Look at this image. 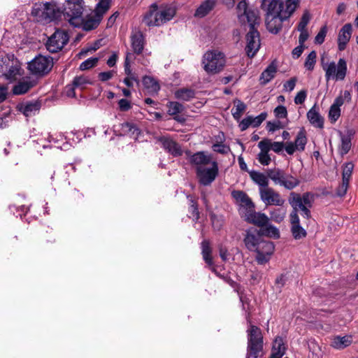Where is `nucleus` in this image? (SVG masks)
Here are the masks:
<instances>
[{
	"label": "nucleus",
	"mask_w": 358,
	"mask_h": 358,
	"mask_svg": "<svg viewBox=\"0 0 358 358\" xmlns=\"http://www.w3.org/2000/svg\"><path fill=\"white\" fill-rule=\"evenodd\" d=\"M84 1L66 0L64 6V17L73 27L88 31L95 29L102 18L96 14L83 17Z\"/></svg>",
	"instance_id": "1"
},
{
	"label": "nucleus",
	"mask_w": 358,
	"mask_h": 358,
	"mask_svg": "<svg viewBox=\"0 0 358 358\" xmlns=\"http://www.w3.org/2000/svg\"><path fill=\"white\" fill-rule=\"evenodd\" d=\"M64 9L61 10L55 2L35 3L32 7L31 15L38 22L50 23L61 19Z\"/></svg>",
	"instance_id": "2"
},
{
	"label": "nucleus",
	"mask_w": 358,
	"mask_h": 358,
	"mask_svg": "<svg viewBox=\"0 0 358 358\" xmlns=\"http://www.w3.org/2000/svg\"><path fill=\"white\" fill-rule=\"evenodd\" d=\"M202 65L208 74H217L221 72L226 64L225 55L218 50H208L203 55Z\"/></svg>",
	"instance_id": "3"
},
{
	"label": "nucleus",
	"mask_w": 358,
	"mask_h": 358,
	"mask_svg": "<svg viewBox=\"0 0 358 358\" xmlns=\"http://www.w3.org/2000/svg\"><path fill=\"white\" fill-rule=\"evenodd\" d=\"M22 71L19 60L13 54L0 56V73L7 80L13 82L21 76Z\"/></svg>",
	"instance_id": "4"
},
{
	"label": "nucleus",
	"mask_w": 358,
	"mask_h": 358,
	"mask_svg": "<svg viewBox=\"0 0 358 358\" xmlns=\"http://www.w3.org/2000/svg\"><path fill=\"white\" fill-rule=\"evenodd\" d=\"M247 358H258L262 354L263 337L259 328L250 325L248 329Z\"/></svg>",
	"instance_id": "5"
},
{
	"label": "nucleus",
	"mask_w": 358,
	"mask_h": 358,
	"mask_svg": "<svg viewBox=\"0 0 358 358\" xmlns=\"http://www.w3.org/2000/svg\"><path fill=\"white\" fill-rule=\"evenodd\" d=\"M266 173L269 179H271L275 185H280L289 190L294 189L300 183L297 178L286 173L279 168L269 169L267 170Z\"/></svg>",
	"instance_id": "6"
},
{
	"label": "nucleus",
	"mask_w": 358,
	"mask_h": 358,
	"mask_svg": "<svg viewBox=\"0 0 358 358\" xmlns=\"http://www.w3.org/2000/svg\"><path fill=\"white\" fill-rule=\"evenodd\" d=\"M54 66L53 58L50 56L38 55L28 64V69L38 77L48 75Z\"/></svg>",
	"instance_id": "7"
},
{
	"label": "nucleus",
	"mask_w": 358,
	"mask_h": 358,
	"mask_svg": "<svg viewBox=\"0 0 358 358\" xmlns=\"http://www.w3.org/2000/svg\"><path fill=\"white\" fill-rule=\"evenodd\" d=\"M322 69L325 72L327 81L330 80H343L348 71L347 62L343 58H340L337 64L334 62L322 64Z\"/></svg>",
	"instance_id": "8"
},
{
	"label": "nucleus",
	"mask_w": 358,
	"mask_h": 358,
	"mask_svg": "<svg viewBox=\"0 0 358 358\" xmlns=\"http://www.w3.org/2000/svg\"><path fill=\"white\" fill-rule=\"evenodd\" d=\"M219 173L218 164L213 161L208 166L196 169V175L199 184L203 186L210 185Z\"/></svg>",
	"instance_id": "9"
},
{
	"label": "nucleus",
	"mask_w": 358,
	"mask_h": 358,
	"mask_svg": "<svg viewBox=\"0 0 358 358\" xmlns=\"http://www.w3.org/2000/svg\"><path fill=\"white\" fill-rule=\"evenodd\" d=\"M237 10L239 22L244 25L248 24L250 30L256 29L255 26L259 24L257 10L248 9L245 1L238 3Z\"/></svg>",
	"instance_id": "10"
},
{
	"label": "nucleus",
	"mask_w": 358,
	"mask_h": 358,
	"mask_svg": "<svg viewBox=\"0 0 358 358\" xmlns=\"http://www.w3.org/2000/svg\"><path fill=\"white\" fill-rule=\"evenodd\" d=\"M69 40L68 33L64 30L57 29L48 38L45 43V48L48 52L56 53L62 50L69 42Z\"/></svg>",
	"instance_id": "11"
},
{
	"label": "nucleus",
	"mask_w": 358,
	"mask_h": 358,
	"mask_svg": "<svg viewBox=\"0 0 358 358\" xmlns=\"http://www.w3.org/2000/svg\"><path fill=\"white\" fill-rule=\"evenodd\" d=\"M275 245L273 242L264 240L254 252L256 253L255 259L259 264H265L268 262L274 252Z\"/></svg>",
	"instance_id": "12"
},
{
	"label": "nucleus",
	"mask_w": 358,
	"mask_h": 358,
	"mask_svg": "<svg viewBox=\"0 0 358 358\" xmlns=\"http://www.w3.org/2000/svg\"><path fill=\"white\" fill-rule=\"evenodd\" d=\"M246 46L245 52L247 55L252 58L259 51L261 46L259 33L257 29L250 30L245 36Z\"/></svg>",
	"instance_id": "13"
},
{
	"label": "nucleus",
	"mask_w": 358,
	"mask_h": 358,
	"mask_svg": "<svg viewBox=\"0 0 358 358\" xmlns=\"http://www.w3.org/2000/svg\"><path fill=\"white\" fill-rule=\"evenodd\" d=\"M308 138L306 136V132L303 128H302L296 134L294 142L287 143L285 147L286 152L292 155L295 152H303L305 150L306 145L307 144Z\"/></svg>",
	"instance_id": "14"
},
{
	"label": "nucleus",
	"mask_w": 358,
	"mask_h": 358,
	"mask_svg": "<svg viewBox=\"0 0 358 358\" xmlns=\"http://www.w3.org/2000/svg\"><path fill=\"white\" fill-rule=\"evenodd\" d=\"M259 195L262 201L266 206L275 205L281 206L285 203V200L281 197L280 194L269 187L259 189Z\"/></svg>",
	"instance_id": "15"
},
{
	"label": "nucleus",
	"mask_w": 358,
	"mask_h": 358,
	"mask_svg": "<svg viewBox=\"0 0 358 358\" xmlns=\"http://www.w3.org/2000/svg\"><path fill=\"white\" fill-rule=\"evenodd\" d=\"M244 217L248 222L261 227V229L269 222V217L265 213L256 212L255 208L244 212Z\"/></svg>",
	"instance_id": "16"
},
{
	"label": "nucleus",
	"mask_w": 358,
	"mask_h": 358,
	"mask_svg": "<svg viewBox=\"0 0 358 358\" xmlns=\"http://www.w3.org/2000/svg\"><path fill=\"white\" fill-rule=\"evenodd\" d=\"M231 196L240 206V209L243 214L244 212L249 211L251 208H255L254 203L243 191L234 190L231 192Z\"/></svg>",
	"instance_id": "17"
},
{
	"label": "nucleus",
	"mask_w": 358,
	"mask_h": 358,
	"mask_svg": "<svg viewBox=\"0 0 358 358\" xmlns=\"http://www.w3.org/2000/svg\"><path fill=\"white\" fill-rule=\"evenodd\" d=\"M264 240L259 231L248 230L246 231L243 238V243L249 251L254 252Z\"/></svg>",
	"instance_id": "18"
},
{
	"label": "nucleus",
	"mask_w": 358,
	"mask_h": 358,
	"mask_svg": "<svg viewBox=\"0 0 358 358\" xmlns=\"http://www.w3.org/2000/svg\"><path fill=\"white\" fill-rule=\"evenodd\" d=\"M262 4L266 6V16H281L284 18L282 14L284 7L282 0H263Z\"/></svg>",
	"instance_id": "19"
},
{
	"label": "nucleus",
	"mask_w": 358,
	"mask_h": 358,
	"mask_svg": "<svg viewBox=\"0 0 358 358\" xmlns=\"http://www.w3.org/2000/svg\"><path fill=\"white\" fill-rule=\"evenodd\" d=\"M352 27L350 24H345L340 30L338 36V48L344 50L352 36Z\"/></svg>",
	"instance_id": "20"
},
{
	"label": "nucleus",
	"mask_w": 358,
	"mask_h": 358,
	"mask_svg": "<svg viewBox=\"0 0 358 358\" xmlns=\"http://www.w3.org/2000/svg\"><path fill=\"white\" fill-rule=\"evenodd\" d=\"M189 162L196 169L208 166L213 160L210 155H207L205 152L201 151L192 155L189 157Z\"/></svg>",
	"instance_id": "21"
},
{
	"label": "nucleus",
	"mask_w": 358,
	"mask_h": 358,
	"mask_svg": "<svg viewBox=\"0 0 358 358\" xmlns=\"http://www.w3.org/2000/svg\"><path fill=\"white\" fill-rule=\"evenodd\" d=\"M36 84L35 80L30 77H26L19 81L13 88V93L15 95H20L27 93Z\"/></svg>",
	"instance_id": "22"
},
{
	"label": "nucleus",
	"mask_w": 358,
	"mask_h": 358,
	"mask_svg": "<svg viewBox=\"0 0 358 358\" xmlns=\"http://www.w3.org/2000/svg\"><path fill=\"white\" fill-rule=\"evenodd\" d=\"M159 141H161L163 148L173 156L178 157L182 155V150L181 149V147L176 141L165 136L161 137Z\"/></svg>",
	"instance_id": "23"
},
{
	"label": "nucleus",
	"mask_w": 358,
	"mask_h": 358,
	"mask_svg": "<svg viewBox=\"0 0 358 358\" xmlns=\"http://www.w3.org/2000/svg\"><path fill=\"white\" fill-rule=\"evenodd\" d=\"M307 118L310 123L316 128L324 127V118L319 112V108L315 104L307 113Z\"/></svg>",
	"instance_id": "24"
},
{
	"label": "nucleus",
	"mask_w": 358,
	"mask_h": 358,
	"mask_svg": "<svg viewBox=\"0 0 358 358\" xmlns=\"http://www.w3.org/2000/svg\"><path fill=\"white\" fill-rule=\"evenodd\" d=\"M157 13L158 19L157 24L161 26L163 24L171 20L176 15V10L171 6H164L159 8H157Z\"/></svg>",
	"instance_id": "25"
},
{
	"label": "nucleus",
	"mask_w": 358,
	"mask_h": 358,
	"mask_svg": "<svg viewBox=\"0 0 358 358\" xmlns=\"http://www.w3.org/2000/svg\"><path fill=\"white\" fill-rule=\"evenodd\" d=\"M287 19H284L281 16H266V25L268 31L273 34H277L282 29V22Z\"/></svg>",
	"instance_id": "26"
},
{
	"label": "nucleus",
	"mask_w": 358,
	"mask_h": 358,
	"mask_svg": "<svg viewBox=\"0 0 358 358\" xmlns=\"http://www.w3.org/2000/svg\"><path fill=\"white\" fill-rule=\"evenodd\" d=\"M355 134L354 129H348L345 134H340L341 144L340 145V153L341 155H346L352 146L351 141Z\"/></svg>",
	"instance_id": "27"
},
{
	"label": "nucleus",
	"mask_w": 358,
	"mask_h": 358,
	"mask_svg": "<svg viewBox=\"0 0 358 358\" xmlns=\"http://www.w3.org/2000/svg\"><path fill=\"white\" fill-rule=\"evenodd\" d=\"M353 169L354 164L352 162H348L345 164L343 170V182L341 189H339L338 192L339 196H343L346 193Z\"/></svg>",
	"instance_id": "28"
},
{
	"label": "nucleus",
	"mask_w": 358,
	"mask_h": 358,
	"mask_svg": "<svg viewBox=\"0 0 358 358\" xmlns=\"http://www.w3.org/2000/svg\"><path fill=\"white\" fill-rule=\"evenodd\" d=\"M277 71L278 66L275 62H272L260 75V84L265 85L269 83L275 77Z\"/></svg>",
	"instance_id": "29"
},
{
	"label": "nucleus",
	"mask_w": 358,
	"mask_h": 358,
	"mask_svg": "<svg viewBox=\"0 0 358 358\" xmlns=\"http://www.w3.org/2000/svg\"><path fill=\"white\" fill-rule=\"evenodd\" d=\"M41 245L44 249H49L56 242L54 233L52 229L43 231L39 234Z\"/></svg>",
	"instance_id": "30"
},
{
	"label": "nucleus",
	"mask_w": 358,
	"mask_h": 358,
	"mask_svg": "<svg viewBox=\"0 0 358 358\" xmlns=\"http://www.w3.org/2000/svg\"><path fill=\"white\" fill-rule=\"evenodd\" d=\"M41 104L39 101H29L27 102L24 104H22L19 110L21 111L25 116L29 117L35 115L37 112L39 111L41 108Z\"/></svg>",
	"instance_id": "31"
},
{
	"label": "nucleus",
	"mask_w": 358,
	"mask_h": 358,
	"mask_svg": "<svg viewBox=\"0 0 358 358\" xmlns=\"http://www.w3.org/2000/svg\"><path fill=\"white\" fill-rule=\"evenodd\" d=\"M131 46L135 53H141L144 47V37L139 31H133L131 36Z\"/></svg>",
	"instance_id": "32"
},
{
	"label": "nucleus",
	"mask_w": 358,
	"mask_h": 358,
	"mask_svg": "<svg viewBox=\"0 0 358 358\" xmlns=\"http://www.w3.org/2000/svg\"><path fill=\"white\" fill-rule=\"evenodd\" d=\"M352 342V338L350 335L344 336H336L332 338L331 346L335 349L341 350L349 346Z\"/></svg>",
	"instance_id": "33"
},
{
	"label": "nucleus",
	"mask_w": 358,
	"mask_h": 358,
	"mask_svg": "<svg viewBox=\"0 0 358 358\" xmlns=\"http://www.w3.org/2000/svg\"><path fill=\"white\" fill-rule=\"evenodd\" d=\"M252 181L259 186V190L268 187V176L263 173L252 171L250 173Z\"/></svg>",
	"instance_id": "34"
},
{
	"label": "nucleus",
	"mask_w": 358,
	"mask_h": 358,
	"mask_svg": "<svg viewBox=\"0 0 358 358\" xmlns=\"http://www.w3.org/2000/svg\"><path fill=\"white\" fill-rule=\"evenodd\" d=\"M286 348L281 337H277L273 343L272 353L270 358H282L285 355Z\"/></svg>",
	"instance_id": "35"
},
{
	"label": "nucleus",
	"mask_w": 358,
	"mask_h": 358,
	"mask_svg": "<svg viewBox=\"0 0 358 358\" xmlns=\"http://www.w3.org/2000/svg\"><path fill=\"white\" fill-rule=\"evenodd\" d=\"M211 248L208 241L204 240L201 242V252L203 260L208 265L212 271L215 272V268L213 265L211 257Z\"/></svg>",
	"instance_id": "36"
},
{
	"label": "nucleus",
	"mask_w": 358,
	"mask_h": 358,
	"mask_svg": "<svg viewBox=\"0 0 358 358\" xmlns=\"http://www.w3.org/2000/svg\"><path fill=\"white\" fill-rule=\"evenodd\" d=\"M283 7L284 19H289L299 6L300 0H285Z\"/></svg>",
	"instance_id": "37"
},
{
	"label": "nucleus",
	"mask_w": 358,
	"mask_h": 358,
	"mask_svg": "<svg viewBox=\"0 0 358 358\" xmlns=\"http://www.w3.org/2000/svg\"><path fill=\"white\" fill-rule=\"evenodd\" d=\"M215 6V0H206L202 2L195 11L194 16L203 17L208 15Z\"/></svg>",
	"instance_id": "38"
},
{
	"label": "nucleus",
	"mask_w": 358,
	"mask_h": 358,
	"mask_svg": "<svg viewBox=\"0 0 358 358\" xmlns=\"http://www.w3.org/2000/svg\"><path fill=\"white\" fill-rule=\"evenodd\" d=\"M257 146L259 148L260 152L257 155V159L263 166L269 165L271 162V158L268 153L269 151L268 150V148H266L261 141L258 143Z\"/></svg>",
	"instance_id": "39"
},
{
	"label": "nucleus",
	"mask_w": 358,
	"mask_h": 358,
	"mask_svg": "<svg viewBox=\"0 0 358 358\" xmlns=\"http://www.w3.org/2000/svg\"><path fill=\"white\" fill-rule=\"evenodd\" d=\"M195 96V91L190 88H180L174 92V96L176 99L183 101H189Z\"/></svg>",
	"instance_id": "40"
},
{
	"label": "nucleus",
	"mask_w": 358,
	"mask_h": 358,
	"mask_svg": "<svg viewBox=\"0 0 358 358\" xmlns=\"http://www.w3.org/2000/svg\"><path fill=\"white\" fill-rule=\"evenodd\" d=\"M262 143L268 148V150H273L275 153H280L285 148V145L283 142L273 141L268 138H264L261 141Z\"/></svg>",
	"instance_id": "41"
},
{
	"label": "nucleus",
	"mask_w": 358,
	"mask_h": 358,
	"mask_svg": "<svg viewBox=\"0 0 358 358\" xmlns=\"http://www.w3.org/2000/svg\"><path fill=\"white\" fill-rule=\"evenodd\" d=\"M286 214L287 210L284 208L271 209L269 211V220H271L276 223H280L284 220L285 217H286Z\"/></svg>",
	"instance_id": "42"
},
{
	"label": "nucleus",
	"mask_w": 358,
	"mask_h": 358,
	"mask_svg": "<svg viewBox=\"0 0 358 358\" xmlns=\"http://www.w3.org/2000/svg\"><path fill=\"white\" fill-rule=\"evenodd\" d=\"M139 134L138 129L133 124L125 122L122 124L120 135H128L133 138H136Z\"/></svg>",
	"instance_id": "43"
},
{
	"label": "nucleus",
	"mask_w": 358,
	"mask_h": 358,
	"mask_svg": "<svg viewBox=\"0 0 358 358\" xmlns=\"http://www.w3.org/2000/svg\"><path fill=\"white\" fill-rule=\"evenodd\" d=\"M261 231L262 235H265L268 237L275 239L280 238L279 229L273 224H270L269 222L268 224H266V225H264V227L261 229Z\"/></svg>",
	"instance_id": "44"
},
{
	"label": "nucleus",
	"mask_w": 358,
	"mask_h": 358,
	"mask_svg": "<svg viewBox=\"0 0 358 358\" xmlns=\"http://www.w3.org/2000/svg\"><path fill=\"white\" fill-rule=\"evenodd\" d=\"M158 19L157 13V6H154L153 9L150 10L143 17V22L148 26H159L157 24Z\"/></svg>",
	"instance_id": "45"
},
{
	"label": "nucleus",
	"mask_w": 358,
	"mask_h": 358,
	"mask_svg": "<svg viewBox=\"0 0 358 358\" xmlns=\"http://www.w3.org/2000/svg\"><path fill=\"white\" fill-rule=\"evenodd\" d=\"M246 109V105L239 99L234 101V106L231 110L233 117L238 120Z\"/></svg>",
	"instance_id": "46"
},
{
	"label": "nucleus",
	"mask_w": 358,
	"mask_h": 358,
	"mask_svg": "<svg viewBox=\"0 0 358 358\" xmlns=\"http://www.w3.org/2000/svg\"><path fill=\"white\" fill-rule=\"evenodd\" d=\"M143 84L151 92H157L160 88L158 83L150 76L143 77Z\"/></svg>",
	"instance_id": "47"
},
{
	"label": "nucleus",
	"mask_w": 358,
	"mask_h": 358,
	"mask_svg": "<svg viewBox=\"0 0 358 358\" xmlns=\"http://www.w3.org/2000/svg\"><path fill=\"white\" fill-rule=\"evenodd\" d=\"M110 3V0H99L96 5L94 14L102 18L103 14L109 9Z\"/></svg>",
	"instance_id": "48"
},
{
	"label": "nucleus",
	"mask_w": 358,
	"mask_h": 358,
	"mask_svg": "<svg viewBox=\"0 0 358 358\" xmlns=\"http://www.w3.org/2000/svg\"><path fill=\"white\" fill-rule=\"evenodd\" d=\"M289 203L291 205V206L293 208V210H299V208L300 206H302L303 203V199H301V196L296 193L292 192L290 194V196L289 198Z\"/></svg>",
	"instance_id": "49"
},
{
	"label": "nucleus",
	"mask_w": 358,
	"mask_h": 358,
	"mask_svg": "<svg viewBox=\"0 0 358 358\" xmlns=\"http://www.w3.org/2000/svg\"><path fill=\"white\" fill-rule=\"evenodd\" d=\"M167 107L169 108L168 113L171 115L180 113L184 109L183 105L177 101H170L168 103Z\"/></svg>",
	"instance_id": "50"
},
{
	"label": "nucleus",
	"mask_w": 358,
	"mask_h": 358,
	"mask_svg": "<svg viewBox=\"0 0 358 358\" xmlns=\"http://www.w3.org/2000/svg\"><path fill=\"white\" fill-rule=\"evenodd\" d=\"M291 231L295 239L304 238L307 234L306 230L301 226V224L292 226Z\"/></svg>",
	"instance_id": "51"
},
{
	"label": "nucleus",
	"mask_w": 358,
	"mask_h": 358,
	"mask_svg": "<svg viewBox=\"0 0 358 358\" xmlns=\"http://www.w3.org/2000/svg\"><path fill=\"white\" fill-rule=\"evenodd\" d=\"M317 54L315 51L310 52L307 56L304 66L306 69L309 71H312L314 69L315 62H316Z\"/></svg>",
	"instance_id": "52"
},
{
	"label": "nucleus",
	"mask_w": 358,
	"mask_h": 358,
	"mask_svg": "<svg viewBox=\"0 0 358 358\" xmlns=\"http://www.w3.org/2000/svg\"><path fill=\"white\" fill-rule=\"evenodd\" d=\"M310 20V15L308 10H305L301 16L300 22L298 24L297 29L298 30H304L306 29V26L309 23Z\"/></svg>",
	"instance_id": "53"
},
{
	"label": "nucleus",
	"mask_w": 358,
	"mask_h": 358,
	"mask_svg": "<svg viewBox=\"0 0 358 358\" xmlns=\"http://www.w3.org/2000/svg\"><path fill=\"white\" fill-rule=\"evenodd\" d=\"M98 62L97 57H90L83 62L80 65V69L82 71L90 69L96 66Z\"/></svg>",
	"instance_id": "54"
},
{
	"label": "nucleus",
	"mask_w": 358,
	"mask_h": 358,
	"mask_svg": "<svg viewBox=\"0 0 358 358\" xmlns=\"http://www.w3.org/2000/svg\"><path fill=\"white\" fill-rule=\"evenodd\" d=\"M328 116L329 121L335 123L341 116V108L331 106Z\"/></svg>",
	"instance_id": "55"
},
{
	"label": "nucleus",
	"mask_w": 358,
	"mask_h": 358,
	"mask_svg": "<svg viewBox=\"0 0 358 358\" xmlns=\"http://www.w3.org/2000/svg\"><path fill=\"white\" fill-rule=\"evenodd\" d=\"M210 220L212 222V226L215 230L219 231L223 226L224 220L222 217L215 215V214H212L210 215Z\"/></svg>",
	"instance_id": "56"
},
{
	"label": "nucleus",
	"mask_w": 358,
	"mask_h": 358,
	"mask_svg": "<svg viewBox=\"0 0 358 358\" xmlns=\"http://www.w3.org/2000/svg\"><path fill=\"white\" fill-rule=\"evenodd\" d=\"M327 33V27L326 26L322 27L315 38V43L319 45L322 44L324 41Z\"/></svg>",
	"instance_id": "57"
},
{
	"label": "nucleus",
	"mask_w": 358,
	"mask_h": 358,
	"mask_svg": "<svg viewBox=\"0 0 358 358\" xmlns=\"http://www.w3.org/2000/svg\"><path fill=\"white\" fill-rule=\"evenodd\" d=\"M275 117L278 119L286 118L287 116V110L284 106H278L273 110Z\"/></svg>",
	"instance_id": "58"
},
{
	"label": "nucleus",
	"mask_w": 358,
	"mask_h": 358,
	"mask_svg": "<svg viewBox=\"0 0 358 358\" xmlns=\"http://www.w3.org/2000/svg\"><path fill=\"white\" fill-rule=\"evenodd\" d=\"M266 117L267 113L266 112L262 113L255 117L252 116V126L253 127H258L266 120Z\"/></svg>",
	"instance_id": "59"
},
{
	"label": "nucleus",
	"mask_w": 358,
	"mask_h": 358,
	"mask_svg": "<svg viewBox=\"0 0 358 358\" xmlns=\"http://www.w3.org/2000/svg\"><path fill=\"white\" fill-rule=\"evenodd\" d=\"M90 83L88 80L83 76H77L73 78V85L76 87L84 88L86 84Z\"/></svg>",
	"instance_id": "60"
},
{
	"label": "nucleus",
	"mask_w": 358,
	"mask_h": 358,
	"mask_svg": "<svg viewBox=\"0 0 358 358\" xmlns=\"http://www.w3.org/2000/svg\"><path fill=\"white\" fill-rule=\"evenodd\" d=\"M212 148L213 151L220 154H226L229 150V148L223 143H215L213 145Z\"/></svg>",
	"instance_id": "61"
},
{
	"label": "nucleus",
	"mask_w": 358,
	"mask_h": 358,
	"mask_svg": "<svg viewBox=\"0 0 358 358\" xmlns=\"http://www.w3.org/2000/svg\"><path fill=\"white\" fill-rule=\"evenodd\" d=\"M282 127L281 123L279 120L273 122L269 121L266 123V129L270 132H274L275 130Z\"/></svg>",
	"instance_id": "62"
},
{
	"label": "nucleus",
	"mask_w": 358,
	"mask_h": 358,
	"mask_svg": "<svg viewBox=\"0 0 358 358\" xmlns=\"http://www.w3.org/2000/svg\"><path fill=\"white\" fill-rule=\"evenodd\" d=\"M296 78H292L287 82H285L283 85V88L287 92H292L296 85Z\"/></svg>",
	"instance_id": "63"
},
{
	"label": "nucleus",
	"mask_w": 358,
	"mask_h": 358,
	"mask_svg": "<svg viewBox=\"0 0 358 358\" xmlns=\"http://www.w3.org/2000/svg\"><path fill=\"white\" fill-rule=\"evenodd\" d=\"M307 96V93L305 90H301L298 92L294 98V103L296 104H302Z\"/></svg>",
	"instance_id": "64"
}]
</instances>
